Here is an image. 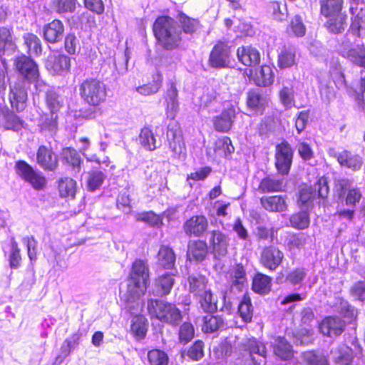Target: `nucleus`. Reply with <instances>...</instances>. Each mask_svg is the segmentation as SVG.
<instances>
[{
	"mask_svg": "<svg viewBox=\"0 0 365 365\" xmlns=\"http://www.w3.org/2000/svg\"><path fill=\"white\" fill-rule=\"evenodd\" d=\"M178 96V93L175 85L170 83L168 86L165 95L166 115L168 118L171 120L167 127L166 139L168 146L173 152V157L181 158L185 157L186 147L180 124L174 120L179 108Z\"/></svg>",
	"mask_w": 365,
	"mask_h": 365,
	"instance_id": "f257e3e1",
	"label": "nucleus"
},
{
	"mask_svg": "<svg viewBox=\"0 0 365 365\" xmlns=\"http://www.w3.org/2000/svg\"><path fill=\"white\" fill-rule=\"evenodd\" d=\"M153 32L159 43L166 50L178 47L182 40L180 26L169 16L158 17L153 24Z\"/></svg>",
	"mask_w": 365,
	"mask_h": 365,
	"instance_id": "f03ea898",
	"label": "nucleus"
},
{
	"mask_svg": "<svg viewBox=\"0 0 365 365\" xmlns=\"http://www.w3.org/2000/svg\"><path fill=\"white\" fill-rule=\"evenodd\" d=\"M148 311L151 317L172 326H178L182 319L180 310L175 304L160 299H148Z\"/></svg>",
	"mask_w": 365,
	"mask_h": 365,
	"instance_id": "7ed1b4c3",
	"label": "nucleus"
},
{
	"mask_svg": "<svg viewBox=\"0 0 365 365\" xmlns=\"http://www.w3.org/2000/svg\"><path fill=\"white\" fill-rule=\"evenodd\" d=\"M79 94L87 104L98 106L106 99V86L97 78H88L80 84Z\"/></svg>",
	"mask_w": 365,
	"mask_h": 365,
	"instance_id": "20e7f679",
	"label": "nucleus"
},
{
	"mask_svg": "<svg viewBox=\"0 0 365 365\" xmlns=\"http://www.w3.org/2000/svg\"><path fill=\"white\" fill-rule=\"evenodd\" d=\"M15 67L23 79L35 84L37 91H42L45 83L39 78L40 74L36 63L29 56L21 55L14 62Z\"/></svg>",
	"mask_w": 365,
	"mask_h": 365,
	"instance_id": "39448f33",
	"label": "nucleus"
},
{
	"mask_svg": "<svg viewBox=\"0 0 365 365\" xmlns=\"http://www.w3.org/2000/svg\"><path fill=\"white\" fill-rule=\"evenodd\" d=\"M351 15V25L348 32L359 38L365 37V1L364 0H349Z\"/></svg>",
	"mask_w": 365,
	"mask_h": 365,
	"instance_id": "423d86ee",
	"label": "nucleus"
},
{
	"mask_svg": "<svg viewBox=\"0 0 365 365\" xmlns=\"http://www.w3.org/2000/svg\"><path fill=\"white\" fill-rule=\"evenodd\" d=\"M222 305L220 307V310L227 314H230L232 311V302L228 296V291H223L222 293ZM202 309L207 313L215 312L218 309L217 301L214 299L210 289H207L202 293L195 297Z\"/></svg>",
	"mask_w": 365,
	"mask_h": 365,
	"instance_id": "0eeeda50",
	"label": "nucleus"
},
{
	"mask_svg": "<svg viewBox=\"0 0 365 365\" xmlns=\"http://www.w3.org/2000/svg\"><path fill=\"white\" fill-rule=\"evenodd\" d=\"M16 171L24 180L29 182L35 190H41L46 183L44 176L36 171L29 164L24 160H19L15 165Z\"/></svg>",
	"mask_w": 365,
	"mask_h": 365,
	"instance_id": "6e6552de",
	"label": "nucleus"
},
{
	"mask_svg": "<svg viewBox=\"0 0 365 365\" xmlns=\"http://www.w3.org/2000/svg\"><path fill=\"white\" fill-rule=\"evenodd\" d=\"M16 171L24 180L29 182L35 190H41L46 183L44 176L36 171L29 164L24 160H19L15 165Z\"/></svg>",
	"mask_w": 365,
	"mask_h": 365,
	"instance_id": "1a4fd4ad",
	"label": "nucleus"
},
{
	"mask_svg": "<svg viewBox=\"0 0 365 365\" xmlns=\"http://www.w3.org/2000/svg\"><path fill=\"white\" fill-rule=\"evenodd\" d=\"M209 248L215 259H220L227 254L230 239L228 235L219 230L208 232Z\"/></svg>",
	"mask_w": 365,
	"mask_h": 365,
	"instance_id": "9d476101",
	"label": "nucleus"
},
{
	"mask_svg": "<svg viewBox=\"0 0 365 365\" xmlns=\"http://www.w3.org/2000/svg\"><path fill=\"white\" fill-rule=\"evenodd\" d=\"M230 48L229 46L222 41H219L212 49L208 64L214 68H225L230 66Z\"/></svg>",
	"mask_w": 365,
	"mask_h": 365,
	"instance_id": "9b49d317",
	"label": "nucleus"
},
{
	"mask_svg": "<svg viewBox=\"0 0 365 365\" xmlns=\"http://www.w3.org/2000/svg\"><path fill=\"white\" fill-rule=\"evenodd\" d=\"M268 102L267 96L259 88L251 89L247 93V109L254 114L262 115Z\"/></svg>",
	"mask_w": 365,
	"mask_h": 365,
	"instance_id": "f8f14e48",
	"label": "nucleus"
},
{
	"mask_svg": "<svg viewBox=\"0 0 365 365\" xmlns=\"http://www.w3.org/2000/svg\"><path fill=\"white\" fill-rule=\"evenodd\" d=\"M208 227L207 219L202 215H194L187 219L182 225V229L188 237H199L202 236Z\"/></svg>",
	"mask_w": 365,
	"mask_h": 365,
	"instance_id": "ddd939ff",
	"label": "nucleus"
},
{
	"mask_svg": "<svg viewBox=\"0 0 365 365\" xmlns=\"http://www.w3.org/2000/svg\"><path fill=\"white\" fill-rule=\"evenodd\" d=\"M350 46L351 43L349 41L342 42L340 49L341 56L354 65L365 68V46L361 44L351 48Z\"/></svg>",
	"mask_w": 365,
	"mask_h": 365,
	"instance_id": "4468645a",
	"label": "nucleus"
},
{
	"mask_svg": "<svg viewBox=\"0 0 365 365\" xmlns=\"http://www.w3.org/2000/svg\"><path fill=\"white\" fill-rule=\"evenodd\" d=\"M46 69L53 74L64 75L71 68V58L65 54H52L46 61Z\"/></svg>",
	"mask_w": 365,
	"mask_h": 365,
	"instance_id": "2eb2a0df",
	"label": "nucleus"
},
{
	"mask_svg": "<svg viewBox=\"0 0 365 365\" xmlns=\"http://www.w3.org/2000/svg\"><path fill=\"white\" fill-rule=\"evenodd\" d=\"M345 327V322L335 316L325 317L319 324V329L322 334L329 337L341 335L344 331Z\"/></svg>",
	"mask_w": 365,
	"mask_h": 365,
	"instance_id": "dca6fc26",
	"label": "nucleus"
},
{
	"mask_svg": "<svg viewBox=\"0 0 365 365\" xmlns=\"http://www.w3.org/2000/svg\"><path fill=\"white\" fill-rule=\"evenodd\" d=\"M283 258V253L277 247L269 246L262 251L260 263L266 269L274 271L279 266Z\"/></svg>",
	"mask_w": 365,
	"mask_h": 365,
	"instance_id": "f3484780",
	"label": "nucleus"
},
{
	"mask_svg": "<svg viewBox=\"0 0 365 365\" xmlns=\"http://www.w3.org/2000/svg\"><path fill=\"white\" fill-rule=\"evenodd\" d=\"M228 287L230 293L235 294L242 291L247 284V274L244 267L238 264L228 273Z\"/></svg>",
	"mask_w": 365,
	"mask_h": 365,
	"instance_id": "a211bd4d",
	"label": "nucleus"
},
{
	"mask_svg": "<svg viewBox=\"0 0 365 365\" xmlns=\"http://www.w3.org/2000/svg\"><path fill=\"white\" fill-rule=\"evenodd\" d=\"M292 153L289 145L283 142L276 148V168L277 170L284 175L288 173L290 168Z\"/></svg>",
	"mask_w": 365,
	"mask_h": 365,
	"instance_id": "6ab92c4d",
	"label": "nucleus"
},
{
	"mask_svg": "<svg viewBox=\"0 0 365 365\" xmlns=\"http://www.w3.org/2000/svg\"><path fill=\"white\" fill-rule=\"evenodd\" d=\"M9 101L11 107L17 112H21L26 107L27 89L24 82H19L10 86Z\"/></svg>",
	"mask_w": 365,
	"mask_h": 365,
	"instance_id": "aec40b11",
	"label": "nucleus"
},
{
	"mask_svg": "<svg viewBox=\"0 0 365 365\" xmlns=\"http://www.w3.org/2000/svg\"><path fill=\"white\" fill-rule=\"evenodd\" d=\"M36 162L46 171H53L58 167V158L51 148L40 145L36 153Z\"/></svg>",
	"mask_w": 365,
	"mask_h": 365,
	"instance_id": "412c9836",
	"label": "nucleus"
},
{
	"mask_svg": "<svg viewBox=\"0 0 365 365\" xmlns=\"http://www.w3.org/2000/svg\"><path fill=\"white\" fill-rule=\"evenodd\" d=\"M43 39L48 43L54 44L60 42L64 34V25L58 19L45 24L42 29Z\"/></svg>",
	"mask_w": 365,
	"mask_h": 365,
	"instance_id": "4be33fe9",
	"label": "nucleus"
},
{
	"mask_svg": "<svg viewBox=\"0 0 365 365\" xmlns=\"http://www.w3.org/2000/svg\"><path fill=\"white\" fill-rule=\"evenodd\" d=\"M24 120L10 111L0 101V124L6 130L18 132L24 126Z\"/></svg>",
	"mask_w": 365,
	"mask_h": 365,
	"instance_id": "5701e85b",
	"label": "nucleus"
},
{
	"mask_svg": "<svg viewBox=\"0 0 365 365\" xmlns=\"http://www.w3.org/2000/svg\"><path fill=\"white\" fill-rule=\"evenodd\" d=\"M236 114V109L233 106L230 105L225 108L220 115L213 119L215 130L224 133L229 131L233 125Z\"/></svg>",
	"mask_w": 365,
	"mask_h": 365,
	"instance_id": "b1692460",
	"label": "nucleus"
},
{
	"mask_svg": "<svg viewBox=\"0 0 365 365\" xmlns=\"http://www.w3.org/2000/svg\"><path fill=\"white\" fill-rule=\"evenodd\" d=\"M301 314L302 326L304 325V327L298 331V341L300 340L301 344H308L312 340L313 330L311 322L314 319V314L310 308H306L303 309Z\"/></svg>",
	"mask_w": 365,
	"mask_h": 365,
	"instance_id": "393cba45",
	"label": "nucleus"
},
{
	"mask_svg": "<svg viewBox=\"0 0 365 365\" xmlns=\"http://www.w3.org/2000/svg\"><path fill=\"white\" fill-rule=\"evenodd\" d=\"M242 346L245 351L249 352L252 364L255 365L260 364V361L256 359L255 354L263 359H265L267 356L265 345L255 338L246 339L242 342Z\"/></svg>",
	"mask_w": 365,
	"mask_h": 365,
	"instance_id": "a878e982",
	"label": "nucleus"
},
{
	"mask_svg": "<svg viewBox=\"0 0 365 365\" xmlns=\"http://www.w3.org/2000/svg\"><path fill=\"white\" fill-rule=\"evenodd\" d=\"M239 61L247 66H255L260 63V53L252 46H245L239 47L237 50Z\"/></svg>",
	"mask_w": 365,
	"mask_h": 365,
	"instance_id": "bb28decb",
	"label": "nucleus"
},
{
	"mask_svg": "<svg viewBox=\"0 0 365 365\" xmlns=\"http://www.w3.org/2000/svg\"><path fill=\"white\" fill-rule=\"evenodd\" d=\"M208 249L209 247L204 240H190L187 245V257L197 262H202L208 253Z\"/></svg>",
	"mask_w": 365,
	"mask_h": 365,
	"instance_id": "cd10ccee",
	"label": "nucleus"
},
{
	"mask_svg": "<svg viewBox=\"0 0 365 365\" xmlns=\"http://www.w3.org/2000/svg\"><path fill=\"white\" fill-rule=\"evenodd\" d=\"M174 284L172 275L165 274L157 278L150 291V293L157 297H163L168 294Z\"/></svg>",
	"mask_w": 365,
	"mask_h": 365,
	"instance_id": "c85d7f7f",
	"label": "nucleus"
},
{
	"mask_svg": "<svg viewBox=\"0 0 365 365\" xmlns=\"http://www.w3.org/2000/svg\"><path fill=\"white\" fill-rule=\"evenodd\" d=\"M147 286L148 284L140 281L128 279L127 290L123 296L125 301L132 303L138 300L145 294Z\"/></svg>",
	"mask_w": 365,
	"mask_h": 365,
	"instance_id": "c756f323",
	"label": "nucleus"
},
{
	"mask_svg": "<svg viewBox=\"0 0 365 365\" xmlns=\"http://www.w3.org/2000/svg\"><path fill=\"white\" fill-rule=\"evenodd\" d=\"M38 126L45 135L53 136L58 130V114H43L38 120Z\"/></svg>",
	"mask_w": 365,
	"mask_h": 365,
	"instance_id": "7c9ffc66",
	"label": "nucleus"
},
{
	"mask_svg": "<svg viewBox=\"0 0 365 365\" xmlns=\"http://www.w3.org/2000/svg\"><path fill=\"white\" fill-rule=\"evenodd\" d=\"M331 356L336 365H350L353 361V351L345 344L331 350Z\"/></svg>",
	"mask_w": 365,
	"mask_h": 365,
	"instance_id": "2f4dec72",
	"label": "nucleus"
},
{
	"mask_svg": "<svg viewBox=\"0 0 365 365\" xmlns=\"http://www.w3.org/2000/svg\"><path fill=\"white\" fill-rule=\"evenodd\" d=\"M128 279L133 281H140L148 284L150 282V279L149 269L146 263L141 259L135 260L133 264Z\"/></svg>",
	"mask_w": 365,
	"mask_h": 365,
	"instance_id": "473e14b6",
	"label": "nucleus"
},
{
	"mask_svg": "<svg viewBox=\"0 0 365 365\" xmlns=\"http://www.w3.org/2000/svg\"><path fill=\"white\" fill-rule=\"evenodd\" d=\"M339 164L353 171L359 170L362 166V158L356 154H352L350 151L344 150L342 155L339 158Z\"/></svg>",
	"mask_w": 365,
	"mask_h": 365,
	"instance_id": "72a5a7b5",
	"label": "nucleus"
},
{
	"mask_svg": "<svg viewBox=\"0 0 365 365\" xmlns=\"http://www.w3.org/2000/svg\"><path fill=\"white\" fill-rule=\"evenodd\" d=\"M187 282L189 284V292L195 297L206 291L208 280L205 276L200 274H192L189 275Z\"/></svg>",
	"mask_w": 365,
	"mask_h": 365,
	"instance_id": "f704fd0d",
	"label": "nucleus"
},
{
	"mask_svg": "<svg viewBox=\"0 0 365 365\" xmlns=\"http://www.w3.org/2000/svg\"><path fill=\"white\" fill-rule=\"evenodd\" d=\"M260 203L269 212H282L286 208L284 199L278 195L262 197L260 199Z\"/></svg>",
	"mask_w": 365,
	"mask_h": 365,
	"instance_id": "c9c22d12",
	"label": "nucleus"
},
{
	"mask_svg": "<svg viewBox=\"0 0 365 365\" xmlns=\"http://www.w3.org/2000/svg\"><path fill=\"white\" fill-rule=\"evenodd\" d=\"M272 278L262 273H257L253 277L252 289L255 292L264 295L271 290Z\"/></svg>",
	"mask_w": 365,
	"mask_h": 365,
	"instance_id": "e433bc0d",
	"label": "nucleus"
},
{
	"mask_svg": "<svg viewBox=\"0 0 365 365\" xmlns=\"http://www.w3.org/2000/svg\"><path fill=\"white\" fill-rule=\"evenodd\" d=\"M273 349L274 354L283 360H288L293 356L292 346L283 337L278 336L275 339Z\"/></svg>",
	"mask_w": 365,
	"mask_h": 365,
	"instance_id": "4c0bfd02",
	"label": "nucleus"
},
{
	"mask_svg": "<svg viewBox=\"0 0 365 365\" xmlns=\"http://www.w3.org/2000/svg\"><path fill=\"white\" fill-rule=\"evenodd\" d=\"M343 0H321V14L325 17H331L340 13Z\"/></svg>",
	"mask_w": 365,
	"mask_h": 365,
	"instance_id": "58836bf2",
	"label": "nucleus"
},
{
	"mask_svg": "<svg viewBox=\"0 0 365 365\" xmlns=\"http://www.w3.org/2000/svg\"><path fill=\"white\" fill-rule=\"evenodd\" d=\"M225 327V322L222 317L213 315H207L203 317L202 330L205 333H214Z\"/></svg>",
	"mask_w": 365,
	"mask_h": 365,
	"instance_id": "ea45409f",
	"label": "nucleus"
},
{
	"mask_svg": "<svg viewBox=\"0 0 365 365\" xmlns=\"http://www.w3.org/2000/svg\"><path fill=\"white\" fill-rule=\"evenodd\" d=\"M158 259L160 266L165 269H171L175 262V255L171 248L161 246L158 253Z\"/></svg>",
	"mask_w": 365,
	"mask_h": 365,
	"instance_id": "a19ab883",
	"label": "nucleus"
},
{
	"mask_svg": "<svg viewBox=\"0 0 365 365\" xmlns=\"http://www.w3.org/2000/svg\"><path fill=\"white\" fill-rule=\"evenodd\" d=\"M140 144L147 150L153 151L159 145H157L155 137L150 128L144 127L139 135Z\"/></svg>",
	"mask_w": 365,
	"mask_h": 365,
	"instance_id": "79ce46f5",
	"label": "nucleus"
},
{
	"mask_svg": "<svg viewBox=\"0 0 365 365\" xmlns=\"http://www.w3.org/2000/svg\"><path fill=\"white\" fill-rule=\"evenodd\" d=\"M282 180L267 176L261 180L257 190L261 193L273 192L282 190Z\"/></svg>",
	"mask_w": 365,
	"mask_h": 365,
	"instance_id": "37998d69",
	"label": "nucleus"
},
{
	"mask_svg": "<svg viewBox=\"0 0 365 365\" xmlns=\"http://www.w3.org/2000/svg\"><path fill=\"white\" fill-rule=\"evenodd\" d=\"M46 103L51 113L57 114L63 106V99L55 91L50 89L46 92Z\"/></svg>",
	"mask_w": 365,
	"mask_h": 365,
	"instance_id": "c03bdc74",
	"label": "nucleus"
},
{
	"mask_svg": "<svg viewBox=\"0 0 365 365\" xmlns=\"http://www.w3.org/2000/svg\"><path fill=\"white\" fill-rule=\"evenodd\" d=\"M24 44L26 46L28 52L30 54L40 56L42 53L41 41L35 34L31 33L25 34L23 36Z\"/></svg>",
	"mask_w": 365,
	"mask_h": 365,
	"instance_id": "a18cd8bd",
	"label": "nucleus"
},
{
	"mask_svg": "<svg viewBox=\"0 0 365 365\" xmlns=\"http://www.w3.org/2000/svg\"><path fill=\"white\" fill-rule=\"evenodd\" d=\"M274 76L273 70L269 66H262L257 74L256 83L259 86H269L273 83Z\"/></svg>",
	"mask_w": 365,
	"mask_h": 365,
	"instance_id": "49530a36",
	"label": "nucleus"
},
{
	"mask_svg": "<svg viewBox=\"0 0 365 365\" xmlns=\"http://www.w3.org/2000/svg\"><path fill=\"white\" fill-rule=\"evenodd\" d=\"M238 313L245 322H251L253 316V307L250 297L243 296L238 305Z\"/></svg>",
	"mask_w": 365,
	"mask_h": 365,
	"instance_id": "de8ad7c7",
	"label": "nucleus"
},
{
	"mask_svg": "<svg viewBox=\"0 0 365 365\" xmlns=\"http://www.w3.org/2000/svg\"><path fill=\"white\" fill-rule=\"evenodd\" d=\"M346 16L336 14L329 17L327 23L328 29L334 34H339L344 31L346 26Z\"/></svg>",
	"mask_w": 365,
	"mask_h": 365,
	"instance_id": "09e8293b",
	"label": "nucleus"
},
{
	"mask_svg": "<svg viewBox=\"0 0 365 365\" xmlns=\"http://www.w3.org/2000/svg\"><path fill=\"white\" fill-rule=\"evenodd\" d=\"M58 188L62 197L73 198L76 192V182L71 178H65L60 180Z\"/></svg>",
	"mask_w": 365,
	"mask_h": 365,
	"instance_id": "8fccbe9b",
	"label": "nucleus"
},
{
	"mask_svg": "<svg viewBox=\"0 0 365 365\" xmlns=\"http://www.w3.org/2000/svg\"><path fill=\"white\" fill-rule=\"evenodd\" d=\"M298 154L302 160L309 165L314 166L317 161L314 159V153L311 145L307 142H302L298 144Z\"/></svg>",
	"mask_w": 365,
	"mask_h": 365,
	"instance_id": "3c124183",
	"label": "nucleus"
},
{
	"mask_svg": "<svg viewBox=\"0 0 365 365\" xmlns=\"http://www.w3.org/2000/svg\"><path fill=\"white\" fill-rule=\"evenodd\" d=\"M295 50L294 48H284L278 55V66L280 68H286L294 63Z\"/></svg>",
	"mask_w": 365,
	"mask_h": 365,
	"instance_id": "603ef678",
	"label": "nucleus"
},
{
	"mask_svg": "<svg viewBox=\"0 0 365 365\" xmlns=\"http://www.w3.org/2000/svg\"><path fill=\"white\" fill-rule=\"evenodd\" d=\"M187 356L193 361H199L204 356V343L201 340H197L187 351L182 353V356Z\"/></svg>",
	"mask_w": 365,
	"mask_h": 365,
	"instance_id": "864d4df0",
	"label": "nucleus"
},
{
	"mask_svg": "<svg viewBox=\"0 0 365 365\" xmlns=\"http://www.w3.org/2000/svg\"><path fill=\"white\" fill-rule=\"evenodd\" d=\"M177 19L181 25L180 29L185 34H192L196 31L199 24L197 20L192 19L183 13H180Z\"/></svg>",
	"mask_w": 365,
	"mask_h": 365,
	"instance_id": "5fc2aeb1",
	"label": "nucleus"
},
{
	"mask_svg": "<svg viewBox=\"0 0 365 365\" xmlns=\"http://www.w3.org/2000/svg\"><path fill=\"white\" fill-rule=\"evenodd\" d=\"M62 158L74 169H79L81 159L78 152L71 148H64L61 153Z\"/></svg>",
	"mask_w": 365,
	"mask_h": 365,
	"instance_id": "6e6d98bb",
	"label": "nucleus"
},
{
	"mask_svg": "<svg viewBox=\"0 0 365 365\" xmlns=\"http://www.w3.org/2000/svg\"><path fill=\"white\" fill-rule=\"evenodd\" d=\"M320 95L322 101L329 104L335 97V91L331 81H321L319 82Z\"/></svg>",
	"mask_w": 365,
	"mask_h": 365,
	"instance_id": "4d7b16f0",
	"label": "nucleus"
},
{
	"mask_svg": "<svg viewBox=\"0 0 365 365\" xmlns=\"http://www.w3.org/2000/svg\"><path fill=\"white\" fill-rule=\"evenodd\" d=\"M16 48L9 29L5 27L0 28V53L6 51H14Z\"/></svg>",
	"mask_w": 365,
	"mask_h": 365,
	"instance_id": "13d9d810",
	"label": "nucleus"
},
{
	"mask_svg": "<svg viewBox=\"0 0 365 365\" xmlns=\"http://www.w3.org/2000/svg\"><path fill=\"white\" fill-rule=\"evenodd\" d=\"M106 175L101 171L95 170L88 173L87 186L90 191H95L103 184Z\"/></svg>",
	"mask_w": 365,
	"mask_h": 365,
	"instance_id": "bf43d9fd",
	"label": "nucleus"
},
{
	"mask_svg": "<svg viewBox=\"0 0 365 365\" xmlns=\"http://www.w3.org/2000/svg\"><path fill=\"white\" fill-rule=\"evenodd\" d=\"M148 359L150 365H168L167 354L160 349H153L148 353Z\"/></svg>",
	"mask_w": 365,
	"mask_h": 365,
	"instance_id": "052dcab7",
	"label": "nucleus"
},
{
	"mask_svg": "<svg viewBox=\"0 0 365 365\" xmlns=\"http://www.w3.org/2000/svg\"><path fill=\"white\" fill-rule=\"evenodd\" d=\"M136 220L144 222L152 227H159L163 224L160 217L152 211L137 214Z\"/></svg>",
	"mask_w": 365,
	"mask_h": 365,
	"instance_id": "680f3d73",
	"label": "nucleus"
},
{
	"mask_svg": "<svg viewBox=\"0 0 365 365\" xmlns=\"http://www.w3.org/2000/svg\"><path fill=\"white\" fill-rule=\"evenodd\" d=\"M303 360L308 365H329L327 357L314 351H306L302 354Z\"/></svg>",
	"mask_w": 365,
	"mask_h": 365,
	"instance_id": "e2e57ef3",
	"label": "nucleus"
},
{
	"mask_svg": "<svg viewBox=\"0 0 365 365\" xmlns=\"http://www.w3.org/2000/svg\"><path fill=\"white\" fill-rule=\"evenodd\" d=\"M213 354L217 359H223L230 356L232 354V344L227 339L223 341L215 348Z\"/></svg>",
	"mask_w": 365,
	"mask_h": 365,
	"instance_id": "0e129e2a",
	"label": "nucleus"
},
{
	"mask_svg": "<svg viewBox=\"0 0 365 365\" xmlns=\"http://www.w3.org/2000/svg\"><path fill=\"white\" fill-rule=\"evenodd\" d=\"M77 0H53V6L56 12L63 14L73 12L76 10Z\"/></svg>",
	"mask_w": 365,
	"mask_h": 365,
	"instance_id": "69168bd1",
	"label": "nucleus"
},
{
	"mask_svg": "<svg viewBox=\"0 0 365 365\" xmlns=\"http://www.w3.org/2000/svg\"><path fill=\"white\" fill-rule=\"evenodd\" d=\"M21 257L18 243L14 237L11 240V253L9 255V264L11 268L17 269L21 264Z\"/></svg>",
	"mask_w": 365,
	"mask_h": 365,
	"instance_id": "338daca9",
	"label": "nucleus"
},
{
	"mask_svg": "<svg viewBox=\"0 0 365 365\" xmlns=\"http://www.w3.org/2000/svg\"><path fill=\"white\" fill-rule=\"evenodd\" d=\"M65 50L69 54H76L81 50L80 42L78 38L73 34H68L64 41Z\"/></svg>",
	"mask_w": 365,
	"mask_h": 365,
	"instance_id": "774afa93",
	"label": "nucleus"
}]
</instances>
